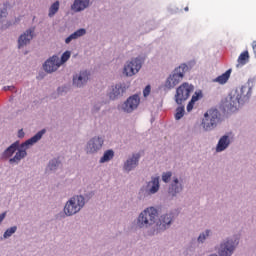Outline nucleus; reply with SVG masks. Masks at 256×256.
Instances as JSON below:
<instances>
[{
	"label": "nucleus",
	"instance_id": "1",
	"mask_svg": "<svg viewBox=\"0 0 256 256\" xmlns=\"http://www.w3.org/2000/svg\"><path fill=\"white\" fill-rule=\"evenodd\" d=\"M175 219V212H167L159 216V211L155 207H148L134 220V226L136 229H150L148 235L153 237L171 229Z\"/></svg>",
	"mask_w": 256,
	"mask_h": 256
},
{
	"label": "nucleus",
	"instance_id": "2",
	"mask_svg": "<svg viewBox=\"0 0 256 256\" xmlns=\"http://www.w3.org/2000/svg\"><path fill=\"white\" fill-rule=\"evenodd\" d=\"M249 97H251V88L249 86L238 87L227 98L225 107L228 111H237L239 106L245 103Z\"/></svg>",
	"mask_w": 256,
	"mask_h": 256
},
{
	"label": "nucleus",
	"instance_id": "3",
	"mask_svg": "<svg viewBox=\"0 0 256 256\" xmlns=\"http://www.w3.org/2000/svg\"><path fill=\"white\" fill-rule=\"evenodd\" d=\"M85 197L83 195L72 196L64 205L63 213L64 217H73L77 215L85 207Z\"/></svg>",
	"mask_w": 256,
	"mask_h": 256
},
{
	"label": "nucleus",
	"instance_id": "4",
	"mask_svg": "<svg viewBox=\"0 0 256 256\" xmlns=\"http://www.w3.org/2000/svg\"><path fill=\"white\" fill-rule=\"evenodd\" d=\"M239 247V240L233 237H226L220 241L218 245L215 246V251L219 256H233L235 251Z\"/></svg>",
	"mask_w": 256,
	"mask_h": 256
},
{
	"label": "nucleus",
	"instance_id": "5",
	"mask_svg": "<svg viewBox=\"0 0 256 256\" xmlns=\"http://www.w3.org/2000/svg\"><path fill=\"white\" fill-rule=\"evenodd\" d=\"M44 134L45 130H41L33 137L22 143L20 147L18 146L15 156L11 158L10 161H21V159H25V157H27V149L32 145H35L37 141H40Z\"/></svg>",
	"mask_w": 256,
	"mask_h": 256
},
{
	"label": "nucleus",
	"instance_id": "6",
	"mask_svg": "<svg viewBox=\"0 0 256 256\" xmlns=\"http://www.w3.org/2000/svg\"><path fill=\"white\" fill-rule=\"evenodd\" d=\"M221 123V113L217 109H209L202 120V127L205 131H212Z\"/></svg>",
	"mask_w": 256,
	"mask_h": 256
},
{
	"label": "nucleus",
	"instance_id": "7",
	"mask_svg": "<svg viewBox=\"0 0 256 256\" xmlns=\"http://www.w3.org/2000/svg\"><path fill=\"white\" fill-rule=\"evenodd\" d=\"M195 87L187 82L182 83L177 89L176 94L174 96V101L177 105H183L189 97H191V93H193Z\"/></svg>",
	"mask_w": 256,
	"mask_h": 256
},
{
	"label": "nucleus",
	"instance_id": "8",
	"mask_svg": "<svg viewBox=\"0 0 256 256\" xmlns=\"http://www.w3.org/2000/svg\"><path fill=\"white\" fill-rule=\"evenodd\" d=\"M185 69H187V66L181 65L172 72L165 82L164 86L166 89H173L183 81V77H185Z\"/></svg>",
	"mask_w": 256,
	"mask_h": 256
},
{
	"label": "nucleus",
	"instance_id": "9",
	"mask_svg": "<svg viewBox=\"0 0 256 256\" xmlns=\"http://www.w3.org/2000/svg\"><path fill=\"white\" fill-rule=\"evenodd\" d=\"M185 189V185L183 184V179L178 177H173L172 182L168 187V195L171 199H175L179 193H181Z\"/></svg>",
	"mask_w": 256,
	"mask_h": 256
},
{
	"label": "nucleus",
	"instance_id": "10",
	"mask_svg": "<svg viewBox=\"0 0 256 256\" xmlns=\"http://www.w3.org/2000/svg\"><path fill=\"white\" fill-rule=\"evenodd\" d=\"M141 70V59L134 58L131 61L127 62L124 66L123 73L126 77H133V75H137Z\"/></svg>",
	"mask_w": 256,
	"mask_h": 256
},
{
	"label": "nucleus",
	"instance_id": "11",
	"mask_svg": "<svg viewBox=\"0 0 256 256\" xmlns=\"http://www.w3.org/2000/svg\"><path fill=\"white\" fill-rule=\"evenodd\" d=\"M139 103H141V98H139V95L135 94L133 96H130L123 104H122V110L125 113H133L135 109L139 107Z\"/></svg>",
	"mask_w": 256,
	"mask_h": 256
},
{
	"label": "nucleus",
	"instance_id": "12",
	"mask_svg": "<svg viewBox=\"0 0 256 256\" xmlns=\"http://www.w3.org/2000/svg\"><path fill=\"white\" fill-rule=\"evenodd\" d=\"M43 67L47 73H53L61 67V60H59L58 56H52L44 63Z\"/></svg>",
	"mask_w": 256,
	"mask_h": 256
},
{
	"label": "nucleus",
	"instance_id": "13",
	"mask_svg": "<svg viewBox=\"0 0 256 256\" xmlns=\"http://www.w3.org/2000/svg\"><path fill=\"white\" fill-rule=\"evenodd\" d=\"M103 147V138L101 137H94L92 138L86 146L87 153H97Z\"/></svg>",
	"mask_w": 256,
	"mask_h": 256
},
{
	"label": "nucleus",
	"instance_id": "14",
	"mask_svg": "<svg viewBox=\"0 0 256 256\" xmlns=\"http://www.w3.org/2000/svg\"><path fill=\"white\" fill-rule=\"evenodd\" d=\"M159 179V176H152L151 181L147 182L146 192L148 195H155V193H159V189H161Z\"/></svg>",
	"mask_w": 256,
	"mask_h": 256
},
{
	"label": "nucleus",
	"instance_id": "15",
	"mask_svg": "<svg viewBox=\"0 0 256 256\" xmlns=\"http://www.w3.org/2000/svg\"><path fill=\"white\" fill-rule=\"evenodd\" d=\"M33 33H35V28H30L22 34L18 39V47L21 49V47H25V45H28L30 43L31 39H33Z\"/></svg>",
	"mask_w": 256,
	"mask_h": 256
},
{
	"label": "nucleus",
	"instance_id": "16",
	"mask_svg": "<svg viewBox=\"0 0 256 256\" xmlns=\"http://www.w3.org/2000/svg\"><path fill=\"white\" fill-rule=\"evenodd\" d=\"M127 91V85L125 84H116L112 91L109 93V97L112 100L119 99V97H123V93Z\"/></svg>",
	"mask_w": 256,
	"mask_h": 256
},
{
	"label": "nucleus",
	"instance_id": "17",
	"mask_svg": "<svg viewBox=\"0 0 256 256\" xmlns=\"http://www.w3.org/2000/svg\"><path fill=\"white\" fill-rule=\"evenodd\" d=\"M87 81H89V72L82 71L79 75L74 76L73 85L75 87H83Z\"/></svg>",
	"mask_w": 256,
	"mask_h": 256
},
{
	"label": "nucleus",
	"instance_id": "18",
	"mask_svg": "<svg viewBox=\"0 0 256 256\" xmlns=\"http://www.w3.org/2000/svg\"><path fill=\"white\" fill-rule=\"evenodd\" d=\"M230 143H231V140H229V136L227 135L222 136L218 141V144L216 146V151L218 153H221V151H225V149L229 147Z\"/></svg>",
	"mask_w": 256,
	"mask_h": 256
},
{
	"label": "nucleus",
	"instance_id": "19",
	"mask_svg": "<svg viewBox=\"0 0 256 256\" xmlns=\"http://www.w3.org/2000/svg\"><path fill=\"white\" fill-rule=\"evenodd\" d=\"M210 237H213V230L205 229L198 235L197 244L204 245V243H206L207 239H209Z\"/></svg>",
	"mask_w": 256,
	"mask_h": 256
},
{
	"label": "nucleus",
	"instance_id": "20",
	"mask_svg": "<svg viewBox=\"0 0 256 256\" xmlns=\"http://www.w3.org/2000/svg\"><path fill=\"white\" fill-rule=\"evenodd\" d=\"M89 7V0H75L72 9L73 11L79 12V11H85Z\"/></svg>",
	"mask_w": 256,
	"mask_h": 256
},
{
	"label": "nucleus",
	"instance_id": "21",
	"mask_svg": "<svg viewBox=\"0 0 256 256\" xmlns=\"http://www.w3.org/2000/svg\"><path fill=\"white\" fill-rule=\"evenodd\" d=\"M17 149H19V141L14 142L4 151L3 158L9 159V157H12L13 153H15Z\"/></svg>",
	"mask_w": 256,
	"mask_h": 256
},
{
	"label": "nucleus",
	"instance_id": "22",
	"mask_svg": "<svg viewBox=\"0 0 256 256\" xmlns=\"http://www.w3.org/2000/svg\"><path fill=\"white\" fill-rule=\"evenodd\" d=\"M231 77V69L227 70L222 75L218 76L216 79H214L215 83H219V85H225L229 81V78Z\"/></svg>",
	"mask_w": 256,
	"mask_h": 256
},
{
	"label": "nucleus",
	"instance_id": "23",
	"mask_svg": "<svg viewBox=\"0 0 256 256\" xmlns=\"http://www.w3.org/2000/svg\"><path fill=\"white\" fill-rule=\"evenodd\" d=\"M85 33H87V30H85L84 28H80L79 30L72 33L69 37H67L65 39V43L69 44V42H71L73 39H79V37H83Z\"/></svg>",
	"mask_w": 256,
	"mask_h": 256
},
{
	"label": "nucleus",
	"instance_id": "24",
	"mask_svg": "<svg viewBox=\"0 0 256 256\" xmlns=\"http://www.w3.org/2000/svg\"><path fill=\"white\" fill-rule=\"evenodd\" d=\"M248 62H249V52L244 51L238 57L237 67H243V65H247Z\"/></svg>",
	"mask_w": 256,
	"mask_h": 256
},
{
	"label": "nucleus",
	"instance_id": "25",
	"mask_svg": "<svg viewBox=\"0 0 256 256\" xmlns=\"http://www.w3.org/2000/svg\"><path fill=\"white\" fill-rule=\"evenodd\" d=\"M60 165H61V162L59 161L49 162L45 169V173H55V171L59 169Z\"/></svg>",
	"mask_w": 256,
	"mask_h": 256
},
{
	"label": "nucleus",
	"instance_id": "26",
	"mask_svg": "<svg viewBox=\"0 0 256 256\" xmlns=\"http://www.w3.org/2000/svg\"><path fill=\"white\" fill-rule=\"evenodd\" d=\"M138 165H139V162H137V161H126V162H124L123 170L126 173H129V172L133 171V169H136Z\"/></svg>",
	"mask_w": 256,
	"mask_h": 256
},
{
	"label": "nucleus",
	"instance_id": "27",
	"mask_svg": "<svg viewBox=\"0 0 256 256\" xmlns=\"http://www.w3.org/2000/svg\"><path fill=\"white\" fill-rule=\"evenodd\" d=\"M113 157H115V152L113 150H107L104 152V155L100 159V161H111Z\"/></svg>",
	"mask_w": 256,
	"mask_h": 256
},
{
	"label": "nucleus",
	"instance_id": "28",
	"mask_svg": "<svg viewBox=\"0 0 256 256\" xmlns=\"http://www.w3.org/2000/svg\"><path fill=\"white\" fill-rule=\"evenodd\" d=\"M15 233H17V226H12L4 232L3 239H9Z\"/></svg>",
	"mask_w": 256,
	"mask_h": 256
},
{
	"label": "nucleus",
	"instance_id": "29",
	"mask_svg": "<svg viewBox=\"0 0 256 256\" xmlns=\"http://www.w3.org/2000/svg\"><path fill=\"white\" fill-rule=\"evenodd\" d=\"M59 11V1L54 2L49 8V17H53Z\"/></svg>",
	"mask_w": 256,
	"mask_h": 256
},
{
	"label": "nucleus",
	"instance_id": "30",
	"mask_svg": "<svg viewBox=\"0 0 256 256\" xmlns=\"http://www.w3.org/2000/svg\"><path fill=\"white\" fill-rule=\"evenodd\" d=\"M183 115H185V107L180 106L176 109V114H175L176 121H179V119H182Z\"/></svg>",
	"mask_w": 256,
	"mask_h": 256
},
{
	"label": "nucleus",
	"instance_id": "31",
	"mask_svg": "<svg viewBox=\"0 0 256 256\" xmlns=\"http://www.w3.org/2000/svg\"><path fill=\"white\" fill-rule=\"evenodd\" d=\"M171 177H173V173L171 171L164 172L162 174V181L164 183H168L170 181Z\"/></svg>",
	"mask_w": 256,
	"mask_h": 256
},
{
	"label": "nucleus",
	"instance_id": "32",
	"mask_svg": "<svg viewBox=\"0 0 256 256\" xmlns=\"http://www.w3.org/2000/svg\"><path fill=\"white\" fill-rule=\"evenodd\" d=\"M70 57H71V52H69V51L64 52L62 54L60 64L61 63H66V61H69Z\"/></svg>",
	"mask_w": 256,
	"mask_h": 256
},
{
	"label": "nucleus",
	"instance_id": "33",
	"mask_svg": "<svg viewBox=\"0 0 256 256\" xmlns=\"http://www.w3.org/2000/svg\"><path fill=\"white\" fill-rule=\"evenodd\" d=\"M84 201H89V199H93V197H95V192L90 191L88 193H86L84 196Z\"/></svg>",
	"mask_w": 256,
	"mask_h": 256
},
{
	"label": "nucleus",
	"instance_id": "34",
	"mask_svg": "<svg viewBox=\"0 0 256 256\" xmlns=\"http://www.w3.org/2000/svg\"><path fill=\"white\" fill-rule=\"evenodd\" d=\"M151 94V85H147L143 90L144 97H149Z\"/></svg>",
	"mask_w": 256,
	"mask_h": 256
},
{
	"label": "nucleus",
	"instance_id": "35",
	"mask_svg": "<svg viewBox=\"0 0 256 256\" xmlns=\"http://www.w3.org/2000/svg\"><path fill=\"white\" fill-rule=\"evenodd\" d=\"M5 217H7V211L0 214V225H2L3 221H5Z\"/></svg>",
	"mask_w": 256,
	"mask_h": 256
},
{
	"label": "nucleus",
	"instance_id": "36",
	"mask_svg": "<svg viewBox=\"0 0 256 256\" xmlns=\"http://www.w3.org/2000/svg\"><path fill=\"white\" fill-rule=\"evenodd\" d=\"M195 103L193 102H189L187 105V111L188 113H190V111H193V107H194Z\"/></svg>",
	"mask_w": 256,
	"mask_h": 256
},
{
	"label": "nucleus",
	"instance_id": "37",
	"mask_svg": "<svg viewBox=\"0 0 256 256\" xmlns=\"http://www.w3.org/2000/svg\"><path fill=\"white\" fill-rule=\"evenodd\" d=\"M196 101H199V95H193L190 102L195 103Z\"/></svg>",
	"mask_w": 256,
	"mask_h": 256
},
{
	"label": "nucleus",
	"instance_id": "38",
	"mask_svg": "<svg viewBox=\"0 0 256 256\" xmlns=\"http://www.w3.org/2000/svg\"><path fill=\"white\" fill-rule=\"evenodd\" d=\"M18 137H19L20 139H23V137H25V132H23V129H21V130L18 131Z\"/></svg>",
	"mask_w": 256,
	"mask_h": 256
},
{
	"label": "nucleus",
	"instance_id": "39",
	"mask_svg": "<svg viewBox=\"0 0 256 256\" xmlns=\"http://www.w3.org/2000/svg\"><path fill=\"white\" fill-rule=\"evenodd\" d=\"M15 89V86H5L4 91H13Z\"/></svg>",
	"mask_w": 256,
	"mask_h": 256
},
{
	"label": "nucleus",
	"instance_id": "40",
	"mask_svg": "<svg viewBox=\"0 0 256 256\" xmlns=\"http://www.w3.org/2000/svg\"><path fill=\"white\" fill-rule=\"evenodd\" d=\"M252 48H253V51H254V54H255V57H256V41L252 42Z\"/></svg>",
	"mask_w": 256,
	"mask_h": 256
},
{
	"label": "nucleus",
	"instance_id": "41",
	"mask_svg": "<svg viewBox=\"0 0 256 256\" xmlns=\"http://www.w3.org/2000/svg\"><path fill=\"white\" fill-rule=\"evenodd\" d=\"M208 256H219L217 253L209 254Z\"/></svg>",
	"mask_w": 256,
	"mask_h": 256
},
{
	"label": "nucleus",
	"instance_id": "42",
	"mask_svg": "<svg viewBox=\"0 0 256 256\" xmlns=\"http://www.w3.org/2000/svg\"><path fill=\"white\" fill-rule=\"evenodd\" d=\"M185 11H189V8L186 7V8H185Z\"/></svg>",
	"mask_w": 256,
	"mask_h": 256
}]
</instances>
